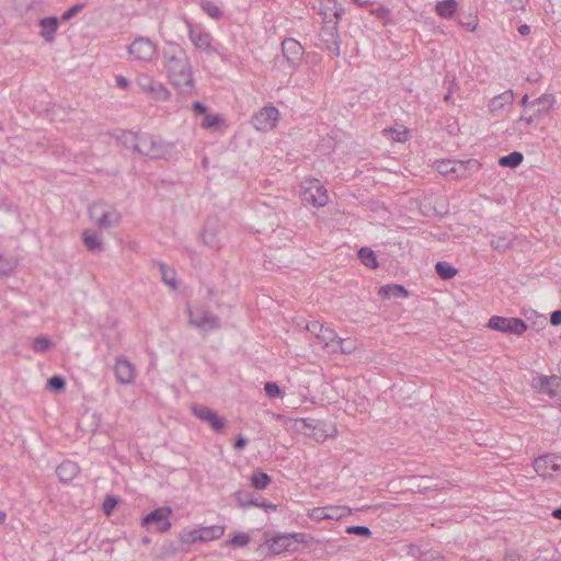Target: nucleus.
<instances>
[{"mask_svg": "<svg viewBox=\"0 0 561 561\" xmlns=\"http://www.w3.org/2000/svg\"><path fill=\"white\" fill-rule=\"evenodd\" d=\"M162 57L169 81L181 93H191L194 79L186 51L176 44H169L163 48Z\"/></svg>", "mask_w": 561, "mask_h": 561, "instance_id": "obj_1", "label": "nucleus"}, {"mask_svg": "<svg viewBox=\"0 0 561 561\" xmlns=\"http://www.w3.org/2000/svg\"><path fill=\"white\" fill-rule=\"evenodd\" d=\"M138 141L137 152L150 159H164L172 151V146L170 144H167L161 138L150 134H141Z\"/></svg>", "mask_w": 561, "mask_h": 561, "instance_id": "obj_2", "label": "nucleus"}, {"mask_svg": "<svg viewBox=\"0 0 561 561\" xmlns=\"http://www.w3.org/2000/svg\"><path fill=\"white\" fill-rule=\"evenodd\" d=\"M187 316L190 325L198 329L204 333H208L209 331L218 330L221 328V321L219 317L213 314L203 307H188Z\"/></svg>", "mask_w": 561, "mask_h": 561, "instance_id": "obj_3", "label": "nucleus"}, {"mask_svg": "<svg viewBox=\"0 0 561 561\" xmlns=\"http://www.w3.org/2000/svg\"><path fill=\"white\" fill-rule=\"evenodd\" d=\"M319 47L328 50L333 56H340V35L337 33V23L333 20L325 21V24L320 30L319 33Z\"/></svg>", "mask_w": 561, "mask_h": 561, "instance_id": "obj_4", "label": "nucleus"}, {"mask_svg": "<svg viewBox=\"0 0 561 561\" xmlns=\"http://www.w3.org/2000/svg\"><path fill=\"white\" fill-rule=\"evenodd\" d=\"M136 84L156 101H168L171 96L170 91L162 82L154 80L147 73H139L136 77Z\"/></svg>", "mask_w": 561, "mask_h": 561, "instance_id": "obj_5", "label": "nucleus"}, {"mask_svg": "<svg viewBox=\"0 0 561 561\" xmlns=\"http://www.w3.org/2000/svg\"><path fill=\"white\" fill-rule=\"evenodd\" d=\"M533 387L542 394L549 396L558 405H561V377L538 376L533 379Z\"/></svg>", "mask_w": 561, "mask_h": 561, "instance_id": "obj_6", "label": "nucleus"}, {"mask_svg": "<svg viewBox=\"0 0 561 561\" xmlns=\"http://www.w3.org/2000/svg\"><path fill=\"white\" fill-rule=\"evenodd\" d=\"M488 327L491 330L522 335L527 330V324L519 318H505L500 316H493L490 318Z\"/></svg>", "mask_w": 561, "mask_h": 561, "instance_id": "obj_7", "label": "nucleus"}, {"mask_svg": "<svg viewBox=\"0 0 561 561\" xmlns=\"http://www.w3.org/2000/svg\"><path fill=\"white\" fill-rule=\"evenodd\" d=\"M279 112L275 106H265L252 117V125L256 130L267 131L276 126Z\"/></svg>", "mask_w": 561, "mask_h": 561, "instance_id": "obj_8", "label": "nucleus"}, {"mask_svg": "<svg viewBox=\"0 0 561 561\" xmlns=\"http://www.w3.org/2000/svg\"><path fill=\"white\" fill-rule=\"evenodd\" d=\"M299 534L277 535L271 539L265 540L264 545L268 548L272 554H280L286 551H295Z\"/></svg>", "mask_w": 561, "mask_h": 561, "instance_id": "obj_9", "label": "nucleus"}, {"mask_svg": "<svg viewBox=\"0 0 561 561\" xmlns=\"http://www.w3.org/2000/svg\"><path fill=\"white\" fill-rule=\"evenodd\" d=\"M301 198L314 207H322L329 202L327 190L320 185L318 180L311 181L309 186L304 188Z\"/></svg>", "mask_w": 561, "mask_h": 561, "instance_id": "obj_10", "label": "nucleus"}, {"mask_svg": "<svg viewBox=\"0 0 561 561\" xmlns=\"http://www.w3.org/2000/svg\"><path fill=\"white\" fill-rule=\"evenodd\" d=\"M128 51L137 60L150 61L156 54V45L149 38L138 37L129 45Z\"/></svg>", "mask_w": 561, "mask_h": 561, "instance_id": "obj_11", "label": "nucleus"}, {"mask_svg": "<svg viewBox=\"0 0 561 561\" xmlns=\"http://www.w3.org/2000/svg\"><path fill=\"white\" fill-rule=\"evenodd\" d=\"M172 511L170 507H159L142 518V525H154L157 530L165 533L171 528L170 515Z\"/></svg>", "mask_w": 561, "mask_h": 561, "instance_id": "obj_12", "label": "nucleus"}, {"mask_svg": "<svg viewBox=\"0 0 561 561\" xmlns=\"http://www.w3.org/2000/svg\"><path fill=\"white\" fill-rule=\"evenodd\" d=\"M188 30V37L197 49L205 50L209 54L216 53L213 46V36L210 33L203 31L201 27L194 26L192 23L186 22Z\"/></svg>", "mask_w": 561, "mask_h": 561, "instance_id": "obj_13", "label": "nucleus"}, {"mask_svg": "<svg viewBox=\"0 0 561 561\" xmlns=\"http://www.w3.org/2000/svg\"><path fill=\"white\" fill-rule=\"evenodd\" d=\"M192 413L199 421L207 423L216 432H220L225 427V420L208 407L194 404L192 407Z\"/></svg>", "mask_w": 561, "mask_h": 561, "instance_id": "obj_14", "label": "nucleus"}, {"mask_svg": "<svg viewBox=\"0 0 561 561\" xmlns=\"http://www.w3.org/2000/svg\"><path fill=\"white\" fill-rule=\"evenodd\" d=\"M282 51L289 67L293 69L297 68L304 56L301 44L294 38H286L282 43Z\"/></svg>", "mask_w": 561, "mask_h": 561, "instance_id": "obj_15", "label": "nucleus"}, {"mask_svg": "<svg viewBox=\"0 0 561 561\" xmlns=\"http://www.w3.org/2000/svg\"><path fill=\"white\" fill-rule=\"evenodd\" d=\"M220 232L221 228L215 220H207L201 233L203 244L213 251H218L221 248Z\"/></svg>", "mask_w": 561, "mask_h": 561, "instance_id": "obj_16", "label": "nucleus"}, {"mask_svg": "<svg viewBox=\"0 0 561 561\" xmlns=\"http://www.w3.org/2000/svg\"><path fill=\"white\" fill-rule=\"evenodd\" d=\"M114 373L117 382L122 385L131 383L135 379V366L125 356L116 358Z\"/></svg>", "mask_w": 561, "mask_h": 561, "instance_id": "obj_17", "label": "nucleus"}, {"mask_svg": "<svg viewBox=\"0 0 561 561\" xmlns=\"http://www.w3.org/2000/svg\"><path fill=\"white\" fill-rule=\"evenodd\" d=\"M319 13L323 16V24L328 20H333L337 23L344 13V9L335 0H319Z\"/></svg>", "mask_w": 561, "mask_h": 561, "instance_id": "obj_18", "label": "nucleus"}, {"mask_svg": "<svg viewBox=\"0 0 561 561\" xmlns=\"http://www.w3.org/2000/svg\"><path fill=\"white\" fill-rule=\"evenodd\" d=\"M535 470L540 474H546L547 470L552 471L561 470V455H545L540 456L534 461Z\"/></svg>", "mask_w": 561, "mask_h": 561, "instance_id": "obj_19", "label": "nucleus"}, {"mask_svg": "<svg viewBox=\"0 0 561 561\" xmlns=\"http://www.w3.org/2000/svg\"><path fill=\"white\" fill-rule=\"evenodd\" d=\"M454 175L453 179H463L472 175L480 170V162L474 159L466 161L455 160L454 162Z\"/></svg>", "mask_w": 561, "mask_h": 561, "instance_id": "obj_20", "label": "nucleus"}, {"mask_svg": "<svg viewBox=\"0 0 561 561\" xmlns=\"http://www.w3.org/2000/svg\"><path fill=\"white\" fill-rule=\"evenodd\" d=\"M234 496L238 505L241 507L257 506L265 510H276V505L273 503L266 501L259 502L257 500L253 499V496L247 491H238L236 492Z\"/></svg>", "mask_w": 561, "mask_h": 561, "instance_id": "obj_21", "label": "nucleus"}, {"mask_svg": "<svg viewBox=\"0 0 561 561\" xmlns=\"http://www.w3.org/2000/svg\"><path fill=\"white\" fill-rule=\"evenodd\" d=\"M38 25L41 26V36L47 43H53L55 41V33L59 25L58 19L56 16L44 18L39 20Z\"/></svg>", "mask_w": 561, "mask_h": 561, "instance_id": "obj_22", "label": "nucleus"}, {"mask_svg": "<svg viewBox=\"0 0 561 561\" xmlns=\"http://www.w3.org/2000/svg\"><path fill=\"white\" fill-rule=\"evenodd\" d=\"M80 469L79 466L71 461H62L57 468L56 473L61 482H69L77 477Z\"/></svg>", "mask_w": 561, "mask_h": 561, "instance_id": "obj_23", "label": "nucleus"}, {"mask_svg": "<svg viewBox=\"0 0 561 561\" xmlns=\"http://www.w3.org/2000/svg\"><path fill=\"white\" fill-rule=\"evenodd\" d=\"M514 101V94L512 90L505 91L489 102V110L492 114L496 115L503 111L505 105L512 104Z\"/></svg>", "mask_w": 561, "mask_h": 561, "instance_id": "obj_24", "label": "nucleus"}, {"mask_svg": "<svg viewBox=\"0 0 561 561\" xmlns=\"http://www.w3.org/2000/svg\"><path fill=\"white\" fill-rule=\"evenodd\" d=\"M122 220L121 213L115 208L111 207L104 213L95 224L100 229L106 230L108 228L117 226Z\"/></svg>", "mask_w": 561, "mask_h": 561, "instance_id": "obj_25", "label": "nucleus"}, {"mask_svg": "<svg viewBox=\"0 0 561 561\" xmlns=\"http://www.w3.org/2000/svg\"><path fill=\"white\" fill-rule=\"evenodd\" d=\"M514 240H515V236L512 232L494 234V236H492V239L490 240V245L493 250L503 253L511 248Z\"/></svg>", "mask_w": 561, "mask_h": 561, "instance_id": "obj_26", "label": "nucleus"}, {"mask_svg": "<svg viewBox=\"0 0 561 561\" xmlns=\"http://www.w3.org/2000/svg\"><path fill=\"white\" fill-rule=\"evenodd\" d=\"M198 529L201 541L207 542L222 537L226 528L222 525H211Z\"/></svg>", "mask_w": 561, "mask_h": 561, "instance_id": "obj_27", "label": "nucleus"}, {"mask_svg": "<svg viewBox=\"0 0 561 561\" xmlns=\"http://www.w3.org/2000/svg\"><path fill=\"white\" fill-rule=\"evenodd\" d=\"M379 295L382 298H405L409 296L408 290L398 284H389L379 288Z\"/></svg>", "mask_w": 561, "mask_h": 561, "instance_id": "obj_28", "label": "nucleus"}, {"mask_svg": "<svg viewBox=\"0 0 561 561\" xmlns=\"http://www.w3.org/2000/svg\"><path fill=\"white\" fill-rule=\"evenodd\" d=\"M436 13L444 18L449 19L457 10V2L455 0H443L437 2L435 7Z\"/></svg>", "mask_w": 561, "mask_h": 561, "instance_id": "obj_29", "label": "nucleus"}, {"mask_svg": "<svg viewBox=\"0 0 561 561\" xmlns=\"http://www.w3.org/2000/svg\"><path fill=\"white\" fill-rule=\"evenodd\" d=\"M82 241L91 252L102 250V239L95 232L85 230L82 234Z\"/></svg>", "mask_w": 561, "mask_h": 561, "instance_id": "obj_30", "label": "nucleus"}, {"mask_svg": "<svg viewBox=\"0 0 561 561\" xmlns=\"http://www.w3.org/2000/svg\"><path fill=\"white\" fill-rule=\"evenodd\" d=\"M358 257L360 262L369 268H376L378 266L376 254L369 248H360L358 250Z\"/></svg>", "mask_w": 561, "mask_h": 561, "instance_id": "obj_31", "label": "nucleus"}, {"mask_svg": "<svg viewBox=\"0 0 561 561\" xmlns=\"http://www.w3.org/2000/svg\"><path fill=\"white\" fill-rule=\"evenodd\" d=\"M140 135L133 131H123L118 139L124 147L137 152Z\"/></svg>", "mask_w": 561, "mask_h": 561, "instance_id": "obj_32", "label": "nucleus"}, {"mask_svg": "<svg viewBox=\"0 0 561 561\" xmlns=\"http://www.w3.org/2000/svg\"><path fill=\"white\" fill-rule=\"evenodd\" d=\"M271 482V477L262 471H256L251 477V485L256 490H265Z\"/></svg>", "mask_w": 561, "mask_h": 561, "instance_id": "obj_33", "label": "nucleus"}, {"mask_svg": "<svg viewBox=\"0 0 561 561\" xmlns=\"http://www.w3.org/2000/svg\"><path fill=\"white\" fill-rule=\"evenodd\" d=\"M435 271L437 275L445 280L453 278L458 272L457 268L447 262H437L435 265Z\"/></svg>", "mask_w": 561, "mask_h": 561, "instance_id": "obj_34", "label": "nucleus"}, {"mask_svg": "<svg viewBox=\"0 0 561 561\" xmlns=\"http://www.w3.org/2000/svg\"><path fill=\"white\" fill-rule=\"evenodd\" d=\"M523 154L518 151H514L507 156L501 157L499 160V164L501 167L516 168L523 162Z\"/></svg>", "mask_w": 561, "mask_h": 561, "instance_id": "obj_35", "label": "nucleus"}, {"mask_svg": "<svg viewBox=\"0 0 561 561\" xmlns=\"http://www.w3.org/2000/svg\"><path fill=\"white\" fill-rule=\"evenodd\" d=\"M368 11L377 19L388 23L390 20V10L381 3L374 2L369 7Z\"/></svg>", "mask_w": 561, "mask_h": 561, "instance_id": "obj_36", "label": "nucleus"}, {"mask_svg": "<svg viewBox=\"0 0 561 561\" xmlns=\"http://www.w3.org/2000/svg\"><path fill=\"white\" fill-rule=\"evenodd\" d=\"M202 10L211 19L220 20L222 18V11L210 0H201Z\"/></svg>", "mask_w": 561, "mask_h": 561, "instance_id": "obj_37", "label": "nucleus"}, {"mask_svg": "<svg viewBox=\"0 0 561 561\" xmlns=\"http://www.w3.org/2000/svg\"><path fill=\"white\" fill-rule=\"evenodd\" d=\"M112 206L104 202H95L89 207L90 218L96 224L102 215Z\"/></svg>", "mask_w": 561, "mask_h": 561, "instance_id": "obj_38", "label": "nucleus"}, {"mask_svg": "<svg viewBox=\"0 0 561 561\" xmlns=\"http://www.w3.org/2000/svg\"><path fill=\"white\" fill-rule=\"evenodd\" d=\"M319 340H321L325 346H332V348L335 346L336 341L340 339L336 334V332L330 328L324 327L321 333L319 334Z\"/></svg>", "mask_w": 561, "mask_h": 561, "instance_id": "obj_39", "label": "nucleus"}, {"mask_svg": "<svg viewBox=\"0 0 561 561\" xmlns=\"http://www.w3.org/2000/svg\"><path fill=\"white\" fill-rule=\"evenodd\" d=\"M162 280L172 289L176 288L175 272L164 263H159Z\"/></svg>", "mask_w": 561, "mask_h": 561, "instance_id": "obj_40", "label": "nucleus"}, {"mask_svg": "<svg viewBox=\"0 0 561 561\" xmlns=\"http://www.w3.org/2000/svg\"><path fill=\"white\" fill-rule=\"evenodd\" d=\"M221 123H224L221 115L207 113L201 123V127L204 129H213L217 128Z\"/></svg>", "mask_w": 561, "mask_h": 561, "instance_id": "obj_41", "label": "nucleus"}, {"mask_svg": "<svg viewBox=\"0 0 561 561\" xmlns=\"http://www.w3.org/2000/svg\"><path fill=\"white\" fill-rule=\"evenodd\" d=\"M351 510L347 506H329L327 507L328 519H340L347 516Z\"/></svg>", "mask_w": 561, "mask_h": 561, "instance_id": "obj_42", "label": "nucleus"}, {"mask_svg": "<svg viewBox=\"0 0 561 561\" xmlns=\"http://www.w3.org/2000/svg\"><path fill=\"white\" fill-rule=\"evenodd\" d=\"M16 266L13 259L4 257L0 254V277L8 276Z\"/></svg>", "mask_w": 561, "mask_h": 561, "instance_id": "obj_43", "label": "nucleus"}, {"mask_svg": "<svg viewBox=\"0 0 561 561\" xmlns=\"http://www.w3.org/2000/svg\"><path fill=\"white\" fill-rule=\"evenodd\" d=\"M50 345L51 342L47 336L39 335L33 342V351L35 353H45L49 350Z\"/></svg>", "mask_w": 561, "mask_h": 561, "instance_id": "obj_44", "label": "nucleus"}, {"mask_svg": "<svg viewBox=\"0 0 561 561\" xmlns=\"http://www.w3.org/2000/svg\"><path fill=\"white\" fill-rule=\"evenodd\" d=\"M454 162L455 160H442L436 162V170L443 175H454Z\"/></svg>", "mask_w": 561, "mask_h": 561, "instance_id": "obj_45", "label": "nucleus"}, {"mask_svg": "<svg viewBox=\"0 0 561 561\" xmlns=\"http://www.w3.org/2000/svg\"><path fill=\"white\" fill-rule=\"evenodd\" d=\"M355 348V345L352 342H347L343 339H339L336 341L335 346L332 348L333 353H342V354H351Z\"/></svg>", "mask_w": 561, "mask_h": 561, "instance_id": "obj_46", "label": "nucleus"}, {"mask_svg": "<svg viewBox=\"0 0 561 561\" xmlns=\"http://www.w3.org/2000/svg\"><path fill=\"white\" fill-rule=\"evenodd\" d=\"M250 542V536L245 533H239L234 535L227 545H231L234 548L245 547Z\"/></svg>", "mask_w": 561, "mask_h": 561, "instance_id": "obj_47", "label": "nucleus"}, {"mask_svg": "<svg viewBox=\"0 0 561 561\" xmlns=\"http://www.w3.org/2000/svg\"><path fill=\"white\" fill-rule=\"evenodd\" d=\"M65 378L58 375L50 377L47 381V387L53 391H60L65 389Z\"/></svg>", "mask_w": 561, "mask_h": 561, "instance_id": "obj_48", "label": "nucleus"}, {"mask_svg": "<svg viewBox=\"0 0 561 561\" xmlns=\"http://www.w3.org/2000/svg\"><path fill=\"white\" fill-rule=\"evenodd\" d=\"M180 540L184 545H191L201 541L199 529L190 530L187 534L180 535Z\"/></svg>", "mask_w": 561, "mask_h": 561, "instance_id": "obj_49", "label": "nucleus"}, {"mask_svg": "<svg viewBox=\"0 0 561 561\" xmlns=\"http://www.w3.org/2000/svg\"><path fill=\"white\" fill-rule=\"evenodd\" d=\"M345 533L362 537H369L371 535V530L366 526H348L346 527Z\"/></svg>", "mask_w": 561, "mask_h": 561, "instance_id": "obj_50", "label": "nucleus"}, {"mask_svg": "<svg viewBox=\"0 0 561 561\" xmlns=\"http://www.w3.org/2000/svg\"><path fill=\"white\" fill-rule=\"evenodd\" d=\"M84 8V3H77L72 5L70 9L65 11L60 18L61 21H69L73 16H76L82 9Z\"/></svg>", "mask_w": 561, "mask_h": 561, "instance_id": "obj_51", "label": "nucleus"}, {"mask_svg": "<svg viewBox=\"0 0 561 561\" xmlns=\"http://www.w3.org/2000/svg\"><path fill=\"white\" fill-rule=\"evenodd\" d=\"M179 551H180V549L172 541H165L161 546V554H162V557L175 556Z\"/></svg>", "mask_w": 561, "mask_h": 561, "instance_id": "obj_52", "label": "nucleus"}, {"mask_svg": "<svg viewBox=\"0 0 561 561\" xmlns=\"http://www.w3.org/2000/svg\"><path fill=\"white\" fill-rule=\"evenodd\" d=\"M264 390L267 397L270 398H277L280 396V389L277 383L275 382H266L264 385Z\"/></svg>", "mask_w": 561, "mask_h": 561, "instance_id": "obj_53", "label": "nucleus"}, {"mask_svg": "<svg viewBox=\"0 0 561 561\" xmlns=\"http://www.w3.org/2000/svg\"><path fill=\"white\" fill-rule=\"evenodd\" d=\"M117 504V500L114 497V496H106L104 502H103V512L106 514V515H110L113 510L115 508Z\"/></svg>", "mask_w": 561, "mask_h": 561, "instance_id": "obj_54", "label": "nucleus"}, {"mask_svg": "<svg viewBox=\"0 0 561 561\" xmlns=\"http://www.w3.org/2000/svg\"><path fill=\"white\" fill-rule=\"evenodd\" d=\"M385 131L392 135V139L398 142H404L407 140V130H398L393 128L385 129Z\"/></svg>", "mask_w": 561, "mask_h": 561, "instance_id": "obj_55", "label": "nucleus"}, {"mask_svg": "<svg viewBox=\"0 0 561 561\" xmlns=\"http://www.w3.org/2000/svg\"><path fill=\"white\" fill-rule=\"evenodd\" d=\"M324 325L318 321H312L310 323L307 324L306 329L314 334L317 337H319V334L321 333V331L323 330Z\"/></svg>", "mask_w": 561, "mask_h": 561, "instance_id": "obj_56", "label": "nucleus"}, {"mask_svg": "<svg viewBox=\"0 0 561 561\" xmlns=\"http://www.w3.org/2000/svg\"><path fill=\"white\" fill-rule=\"evenodd\" d=\"M192 110L194 112L195 115H203L205 116L207 114V106L204 105L202 102L199 101H195L193 104H192Z\"/></svg>", "mask_w": 561, "mask_h": 561, "instance_id": "obj_57", "label": "nucleus"}, {"mask_svg": "<svg viewBox=\"0 0 561 561\" xmlns=\"http://www.w3.org/2000/svg\"><path fill=\"white\" fill-rule=\"evenodd\" d=\"M312 516L318 519H328L327 507H317L312 512Z\"/></svg>", "mask_w": 561, "mask_h": 561, "instance_id": "obj_58", "label": "nucleus"}, {"mask_svg": "<svg viewBox=\"0 0 561 561\" xmlns=\"http://www.w3.org/2000/svg\"><path fill=\"white\" fill-rule=\"evenodd\" d=\"M506 3H508L512 9L514 10H524L525 8V0H504Z\"/></svg>", "mask_w": 561, "mask_h": 561, "instance_id": "obj_59", "label": "nucleus"}, {"mask_svg": "<svg viewBox=\"0 0 561 561\" xmlns=\"http://www.w3.org/2000/svg\"><path fill=\"white\" fill-rule=\"evenodd\" d=\"M247 443H248V439L244 436L239 435L233 444V447H234V449L240 450L245 447Z\"/></svg>", "mask_w": 561, "mask_h": 561, "instance_id": "obj_60", "label": "nucleus"}, {"mask_svg": "<svg viewBox=\"0 0 561 561\" xmlns=\"http://www.w3.org/2000/svg\"><path fill=\"white\" fill-rule=\"evenodd\" d=\"M550 322L553 325L561 324V310H554L550 316Z\"/></svg>", "mask_w": 561, "mask_h": 561, "instance_id": "obj_61", "label": "nucleus"}, {"mask_svg": "<svg viewBox=\"0 0 561 561\" xmlns=\"http://www.w3.org/2000/svg\"><path fill=\"white\" fill-rule=\"evenodd\" d=\"M116 83L121 89H127L129 87V80L124 76H116Z\"/></svg>", "mask_w": 561, "mask_h": 561, "instance_id": "obj_62", "label": "nucleus"}, {"mask_svg": "<svg viewBox=\"0 0 561 561\" xmlns=\"http://www.w3.org/2000/svg\"><path fill=\"white\" fill-rule=\"evenodd\" d=\"M355 4H357L359 8H364L366 10L369 9V7L371 5L373 1L370 0H352Z\"/></svg>", "mask_w": 561, "mask_h": 561, "instance_id": "obj_63", "label": "nucleus"}, {"mask_svg": "<svg viewBox=\"0 0 561 561\" xmlns=\"http://www.w3.org/2000/svg\"><path fill=\"white\" fill-rule=\"evenodd\" d=\"M536 117H537L536 115H530L528 117H526L525 115H522L519 118V122L530 125L535 122Z\"/></svg>", "mask_w": 561, "mask_h": 561, "instance_id": "obj_64", "label": "nucleus"}]
</instances>
